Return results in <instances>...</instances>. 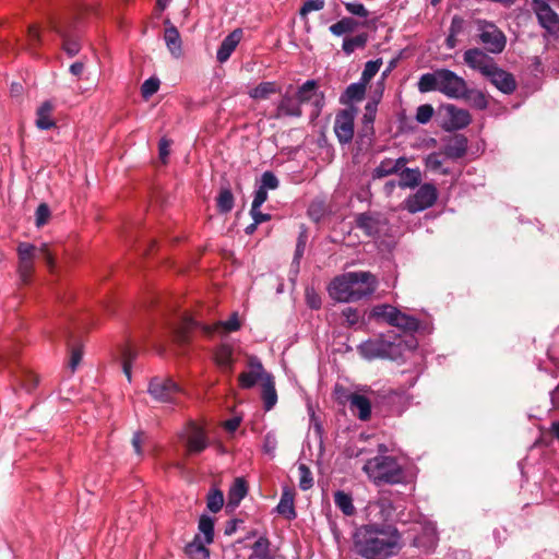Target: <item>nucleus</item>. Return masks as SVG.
<instances>
[{
    "label": "nucleus",
    "instance_id": "63",
    "mask_svg": "<svg viewBox=\"0 0 559 559\" xmlns=\"http://www.w3.org/2000/svg\"><path fill=\"white\" fill-rule=\"evenodd\" d=\"M170 141L162 138L158 143L159 158L165 163L169 155Z\"/></svg>",
    "mask_w": 559,
    "mask_h": 559
},
{
    "label": "nucleus",
    "instance_id": "7",
    "mask_svg": "<svg viewBox=\"0 0 559 559\" xmlns=\"http://www.w3.org/2000/svg\"><path fill=\"white\" fill-rule=\"evenodd\" d=\"M479 41L490 53H501L507 45L504 33L492 22L477 19L475 21Z\"/></svg>",
    "mask_w": 559,
    "mask_h": 559
},
{
    "label": "nucleus",
    "instance_id": "16",
    "mask_svg": "<svg viewBox=\"0 0 559 559\" xmlns=\"http://www.w3.org/2000/svg\"><path fill=\"white\" fill-rule=\"evenodd\" d=\"M182 438L186 442L187 452L190 455L203 452L209 445L205 432L195 424H190L187 427Z\"/></svg>",
    "mask_w": 559,
    "mask_h": 559
},
{
    "label": "nucleus",
    "instance_id": "1",
    "mask_svg": "<svg viewBox=\"0 0 559 559\" xmlns=\"http://www.w3.org/2000/svg\"><path fill=\"white\" fill-rule=\"evenodd\" d=\"M353 542L358 555L366 559H385L401 549V535L393 526L367 524L358 527Z\"/></svg>",
    "mask_w": 559,
    "mask_h": 559
},
{
    "label": "nucleus",
    "instance_id": "42",
    "mask_svg": "<svg viewBox=\"0 0 559 559\" xmlns=\"http://www.w3.org/2000/svg\"><path fill=\"white\" fill-rule=\"evenodd\" d=\"M442 155H443V152L442 153L441 152H432V153L428 154L424 160L426 168L431 171H439L443 175H448L449 170L445 168H442V165L444 162V158Z\"/></svg>",
    "mask_w": 559,
    "mask_h": 559
},
{
    "label": "nucleus",
    "instance_id": "64",
    "mask_svg": "<svg viewBox=\"0 0 559 559\" xmlns=\"http://www.w3.org/2000/svg\"><path fill=\"white\" fill-rule=\"evenodd\" d=\"M27 37H28L29 46L33 47V46L37 45L40 40L39 28L36 25L29 26L28 31H27Z\"/></svg>",
    "mask_w": 559,
    "mask_h": 559
},
{
    "label": "nucleus",
    "instance_id": "26",
    "mask_svg": "<svg viewBox=\"0 0 559 559\" xmlns=\"http://www.w3.org/2000/svg\"><path fill=\"white\" fill-rule=\"evenodd\" d=\"M234 352L229 345H221L216 348L214 358L216 365L223 370L230 372L234 366Z\"/></svg>",
    "mask_w": 559,
    "mask_h": 559
},
{
    "label": "nucleus",
    "instance_id": "6",
    "mask_svg": "<svg viewBox=\"0 0 559 559\" xmlns=\"http://www.w3.org/2000/svg\"><path fill=\"white\" fill-rule=\"evenodd\" d=\"M16 251L19 255L17 275L22 285H28L31 283L36 257H43L50 267L53 266V257L46 243L37 248L32 243L21 242Z\"/></svg>",
    "mask_w": 559,
    "mask_h": 559
},
{
    "label": "nucleus",
    "instance_id": "60",
    "mask_svg": "<svg viewBox=\"0 0 559 559\" xmlns=\"http://www.w3.org/2000/svg\"><path fill=\"white\" fill-rule=\"evenodd\" d=\"M465 21L459 15H454L451 21L449 33L459 36L464 29Z\"/></svg>",
    "mask_w": 559,
    "mask_h": 559
},
{
    "label": "nucleus",
    "instance_id": "19",
    "mask_svg": "<svg viewBox=\"0 0 559 559\" xmlns=\"http://www.w3.org/2000/svg\"><path fill=\"white\" fill-rule=\"evenodd\" d=\"M408 159L404 156L396 159L384 158L379 165L372 170V179H381L390 175L400 173V170L406 166Z\"/></svg>",
    "mask_w": 559,
    "mask_h": 559
},
{
    "label": "nucleus",
    "instance_id": "52",
    "mask_svg": "<svg viewBox=\"0 0 559 559\" xmlns=\"http://www.w3.org/2000/svg\"><path fill=\"white\" fill-rule=\"evenodd\" d=\"M306 304L311 309H320L322 300L313 287H307L305 292Z\"/></svg>",
    "mask_w": 559,
    "mask_h": 559
},
{
    "label": "nucleus",
    "instance_id": "15",
    "mask_svg": "<svg viewBox=\"0 0 559 559\" xmlns=\"http://www.w3.org/2000/svg\"><path fill=\"white\" fill-rule=\"evenodd\" d=\"M463 59L468 68L479 71L485 78L497 64L491 57L479 48L467 49Z\"/></svg>",
    "mask_w": 559,
    "mask_h": 559
},
{
    "label": "nucleus",
    "instance_id": "8",
    "mask_svg": "<svg viewBox=\"0 0 559 559\" xmlns=\"http://www.w3.org/2000/svg\"><path fill=\"white\" fill-rule=\"evenodd\" d=\"M551 0H532V7L539 25L545 29L544 37H559V15L550 8Z\"/></svg>",
    "mask_w": 559,
    "mask_h": 559
},
{
    "label": "nucleus",
    "instance_id": "39",
    "mask_svg": "<svg viewBox=\"0 0 559 559\" xmlns=\"http://www.w3.org/2000/svg\"><path fill=\"white\" fill-rule=\"evenodd\" d=\"M368 41V36L366 33L358 34L353 37H345L343 40L342 49L343 51L349 56L356 49H362Z\"/></svg>",
    "mask_w": 559,
    "mask_h": 559
},
{
    "label": "nucleus",
    "instance_id": "41",
    "mask_svg": "<svg viewBox=\"0 0 559 559\" xmlns=\"http://www.w3.org/2000/svg\"><path fill=\"white\" fill-rule=\"evenodd\" d=\"M234 195L229 188H221L216 198V206L219 213H229L234 207Z\"/></svg>",
    "mask_w": 559,
    "mask_h": 559
},
{
    "label": "nucleus",
    "instance_id": "5",
    "mask_svg": "<svg viewBox=\"0 0 559 559\" xmlns=\"http://www.w3.org/2000/svg\"><path fill=\"white\" fill-rule=\"evenodd\" d=\"M362 471L376 485H397L406 480L404 464L392 455H376L362 466Z\"/></svg>",
    "mask_w": 559,
    "mask_h": 559
},
{
    "label": "nucleus",
    "instance_id": "37",
    "mask_svg": "<svg viewBox=\"0 0 559 559\" xmlns=\"http://www.w3.org/2000/svg\"><path fill=\"white\" fill-rule=\"evenodd\" d=\"M271 543L267 537L260 536L252 545V554L250 558L273 559L271 554Z\"/></svg>",
    "mask_w": 559,
    "mask_h": 559
},
{
    "label": "nucleus",
    "instance_id": "25",
    "mask_svg": "<svg viewBox=\"0 0 559 559\" xmlns=\"http://www.w3.org/2000/svg\"><path fill=\"white\" fill-rule=\"evenodd\" d=\"M206 545L197 534L193 540L187 544L185 551L190 559H210V550Z\"/></svg>",
    "mask_w": 559,
    "mask_h": 559
},
{
    "label": "nucleus",
    "instance_id": "22",
    "mask_svg": "<svg viewBox=\"0 0 559 559\" xmlns=\"http://www.w3.org/2000/svg\"><path fill=\"white\" fill-rule=\"evenodd\" d=\"M467 151V139L463 134L451 138L443 147V155L449 159L462 158Z\"/></svg>",
    "mask_w": 559,
    "mask_h": 559
},
{
    "label": "nucleus",
    "instance_id": "13",
    "mask_svg": "<svg viewBox=\"0 0 559 559\" xmlns=\"http://www.w3.org/2000/svg\"><path fill=\"white\" fill-rule=\"evenodd\" d=\"M354 120L355 115L349 109H343L335 116L334 133L342 145L349 144L354 138Z\"/></svg>",
    "mask_w": 559,
    "mask_h": 559
},
{
    "label": "nucleus",
    "instance_id": "31",
    "mask_svg": "<svg viewBox=\"0 0 559 559\" xmlns=\"http://www.w3.org/2000/svg\"><path fill=\"white\" fill-rule=\"evenodd\" d=\"M164 39L170 53L176 58L180 57L182 51L181 38L178 29L174 25L165 29Z\"/></svg>",
    "mask_w": 559,
    "mask_h": 559
},
{
    "label": "nucleus",
    "instance_id": "48",
    "mask_svg": "<svg viewBox=\"0 0 559 559\" xmlns=\"http://www.w3.org/2000/svg\"><path fill=\"white\" fill-rule=\"evenodd\" d=\"M258 186L266 191L275 190L278 188L280 181L272 171H264L260 178V182Z\"/></svg>",
    "mask_w": 559,
    "mask_h": 559
},
{
    "label": "nucleus",
    "instance_id": "30",
    "mask_svg": "<svg viewBox=\"0 0 559 559\" xmlns=\"http://www.w3.org/2000/svg\"><path fill=\"white\" fill-rule=\"evenodd\" d=\"M399 186L401 188H415L421 181V171L419 168H407L403 167L400 173Z\"/></svg>",
    "mask_w": 559,
    "mask_h": 559
},
{
    "label": "nucleus",
    "instance_id": "50",
    "mask_svg": "<svg viewBox=\"0 0 559 559\" xmlns=\"http://www.w3.org/2000/svg\"><path fill=\"white\" fill-rule=\"evenodd\" d=\"M433 112H435V110L431 105H429V104L420 105L417 108L415 119L418 123L426 124L431 120Z\"/></svg>",
    "mask_w": 559,
    "mask_h": 559
},
{
    "label": "nucleus",
    "instance_id": "40",
    "mask_svg": "<svg viewBox=\"0 0 559 559\" xmlns=\"http://www.w3.org/2000/svg\"><path fill=\"white\" fill-rule=\"evenodd\" d=\"M199 535H203V542L205 544H212L214 540V521L211 516L203 514L199 519Z\"/></svg>",
    "mask_w": 559,
    "mask_h": 559
},
{
    "label": "nucleus",
    "instance_id": "23",
    "mask_svg": "<svg viewBox=\"0 0 559 559\" xmlns=\"http://www.w3.org/2000/svg\"><path fill=\"white\" fill-rule=\"evenodd\" d=\"M261 399L263 402V408L269 412L277 403V392L275 389V382L273 376H266L263 383H261Z\"/></svg>",
    "mask_w": 559,
    "mask_h": 559
},
{
    "label": "nucleus",
    "instance_id": "21",
    "mask_svg": "<svg viewBox=\"0 0 559 559\" xmlns=\"http://www.w3.org/2000/svg\"><path fill=\"white\" fill-rule=\"evenodd\" d=\"M438 543L437 527L432 523L424 526L423 533L414 538V546L425 552L435 550Z\"/></svg>",
    "mask_w": 559,
    "mask_h": 559
},
{
    "label": "nucleus",
    "instance_id": "32",
    "mask_svg": "<svg viewBox=\"0 0 559 559\" xmlns=\"http://www.w3.org/2000/svg\"><path fill=\"white\" fill-rule=\"evenodd\" d=\"M334 503L336 508L346 516H352L356 513V508L353 503V497L343 490L334 492Z\"/></svg>",
    "mask_w": 559,
    "mask_h": 559
},
{
    "label": "nucleus",
    "instance_id": "4",
    "mask_svg": "<svg viewBox=\"0 0 559 559\" xmlns=\"http://www.w3.org/2000/svg\"><path fill=\"white\" fill-rule=\"evenodd\" d=\"M415 347V340L409 342L403 341L400 337H391L386 335H379L369 338L357 346V350L361 357L367 360L373 359H391L397 360L403 357L406 349Z\"/></svg>",
    "mask_w": 559,
    "mask_h": 559
},
{
    "label": "nucleus",
    "instance_id": "51",
    "mask_svg": "<svg viewBox=\"0 0 559 559\" xmlns=\"http://www.w3.org/2000/svg\"><path fill=\"white\" fill-rule=\"evenodd\" d=\"M324 0H305L299 10L301 17H306L312 11H320L324 8Z\"/></svg>",
    "mask_w": 559,
    "mask_h": 559
},
{
    "label": "nucleus",
    "instance_id": "12",
    "mask_svg": "<svg viewBox=\"0 0 559 559\" xmlns=\"http://www.w3.org/2000/svg\"><path fill=\"white\" fill-rule=\"evenodd\" d=\"M247 365L249 370L241 372L238 377V382L241 389H251L259 381L263 383L266 376H272L265 371L261 360L257 356H250Z\"/></svg>",
    "mask_w": 559,
    "mask_h": 559
},
{
    "label": "nucleus",
    "instance_id": "28",
    "mask_svg": "<svg viewBox=\"0 0 559 559\" xmlns=\"http://www.w3.org/2000/svg\"><path fill=\"white\" fill-rule=\"evenodd\" d=\"M350 409L357 412L359 419L367 420L371 414V405L365 395L353 394L349 399Z\"/></svg>",
    "mask_w": 559,
    "mask_h": 559
},
{
    "label": "nucleus",
    "instance_id": "49",
    "mask_svg": "<svg viewBox=\"0 0 559 559\" xmlns=\"http://www.w3.org/2000/svg\"><path fill=\"white\" fill-rule=\"evenodd\" d=\"M159 88V80L157 78H150L145 80L141 86V94L143 98L147 99L153 96Z\"/></svg>",
    "mask_w": 559,
    "mask_h": 559
},
{
    "label": "nucleus",
    "instance_id": "62",
    "mask_svg": "<svg viewBox=\"0 0 559 559\" xmlns=\"http://www.w3.org/2000/svg\"><path fill=\"white\" fill-rule=\"evenodd\" d=\"M267 200V191L262 189L261 187H257L254 192L253 201L251 206L255 210L257 207H261L262 204Z\"/></svg>",
    "mask_w": 559,
    "mask_h": 559
},
{
    "label": "nucleus",
    "instance_id": "9",
    "mask_svg": "<svg viewBox=\"0 0 559 559\" xmlns=\"http://www.w3.org/2000/svg\"><path fill=\"white\" fill-rule=\"evenodd\" d=\"M373 316L384 319L390 325L404 331L415 332L419 329V321L412 316L401 312L395 307L383 305L373 310Z\"/></svg>",
    "mask_w": 559,
    "mask_h": 559
},
{
    "label": "nucleus",
    "instance_id": "61",
    "mask_svg": "<svg viewBox=\"0 0 559 559\" xmlns=\"http://www.w3.org/2000/svg\"><path fill=\"white\" fill-rule=\"evenodd\" d=\"M305 249H306V240H305L304 236L300 235L298 238L297 245H296V250H295L294 260H293V264H295L297 267L299 266V261L304 255Z\"/></svg>",
    "mask_w": 559,
    "mask_h": 559
},
{
    "label": "nucleus",
    "instance_id": "54",
    "mask_svg": "<svg viewBox=\"0 0 559 559\" xmlns=\"http://www.w3.org/2000/svg\"><path fill=\"white\" fill-rule=\"evenodd\" d=\"M223 329L226 332H235L240 329V322L238 319V314L235 312L230 316V318L226 321H221L217 323L216 330Z\"/></svg>",
    "mask_w": 559,
    "mask_h": 559
},
{
    "label": "nucleus",
    "instance_id": "38",
    "mask_svg": "<svg viewBox=\"0 0 559 559\" xmlns=\"http://www.w3.org/2000/svg\"><path fill=\"white\" fill-rule=\"evenodd\" d=\"M356 225L369 236H373L379 231L378 219L369 213L359 214L356 217Z\"/></svg>",
    "mask_w": 559,
    "mask_h": 559
},
{
    "label": "nucleus",
    "instance_id": "47",
    "mask_svg": "<svg viewBox=\"0 0 559 559\" xmlns=\"http://www.w3.org/2000/svg\"><path fill=\"white\" fill-rule=\"evenodd\" d=\"M298 474H299V488L301 490H308L313 486V477L310 468L305 465L300 464L298 466Z\"/></svg>",
    "mask_w": 559,
    "mask_h": 559
},
{
    "label": "nucleus",
    "instance_id": "53",
    "mask_svg": "<svg viewBox=\"0 0 559 559\" xmlns=\"http://www.w3.org/2000/svg\"><path fill=\"white\" fill-rule=\"evenodd\" d=\"M50 217V210L46 203H40L35 212V223L37 227L44 226Z\"/></svg>",
    "mask_w": 559,
    "mask_h": 559
},
{
    "label": "nucleus",
    "instance_id": "14",
    "mask_svg": "<svg viewBox=\"0 0 559 559\" xmlns=\"http://www.w3.org/2000/svg\"><path fill=\"white\" fill-rule=\"evenodd\" d=\"M442 128L447 131L460 130L471 123V115L466 109L457 108L455 105L449 104L443 106Z\"/></svg>",
    "mask_w": 559,
    "mask_h": 559
},
{
    "label": "nucleus",
    "instance_id": "59",
    "mask_svg": "<svg viewBox=\"0 0 559 559\" xmlns=\"http://www.w3.org/2000/svg\"><path fill=\"white\" fill-rule=\"evenodd\" d=\"M83 352L81 347H73L71 350L69 367L72 372L75 371L82 360Z\"/></svg>",
    "mask_w": 559,
    "mask_h": 559
},
{
    "label": "nucleus",
    "instance_id": "27",
    "mask_svg": "<svg viewBox=\"0 0 559 559\" xmlns=\"http://www.w3.org/2000/svg\"><path fill=\"white\" fill-rule=\"evenodd\" d=\"M296 97L300 102V105L304 103L311 102L314 98V104L317 107H321L320 100L318 99L317 93V82L314 80L306 81L295 93Z\"/></svg>",
    "mask_w": 559,
    "mask_h": 559
},
{
    "label": "nucleus",
    "instance_id": "17",
    "mask_svg": "<svg viewBox=\"0 0 559 559\" xmlns=\"http://www.w3.org/2000/svg\"><path fill=\"white\" fill-rule=\"evenodd\" d=\"M302 115L301 105L295 94L289 91L282 96L277 104L274 117L280 119L283 117L298 118Z\"/></svg>",
    "mask_w": 559,
    "mask_h": 559
},
{
    "label": "nucleus",
    "instance_id": "18",
    "mask_svg": "<svg viewBox=\"0 0 559 559\" xmlns=\"http://www.w3.org/2000/svg\"><path fill=\"white\" fill-rule=\"evenodd\" d=\"M486 78L490 81L492 85H495L499 91H501L504 94H511L512 92H514L516 87V83L513 75L502 70L497 64L488 73Z\"/></svg>",
    "mask_w": 559,
    "mask_h": 559
},
{
    "label": "nucleus",
    "instance_id": "56",
    "mask_svg": "<svg viewBox=\"0 0 559 559\" xmlns=\"http://www.w3.org/2000/svg\"><path fill=\"white\" fill-rule=\"evenodd\" d=\"M262 448L264 453H266L270 456H274L275 450L277 448V439L275 433L267 432L264 436Z\"/></svg>",
    "mask_w": 559,
    "mask_h": 559
},
{
    "label": "nucleus",
    "instance_id": "3",
    "mask_svg": "<svg viewBox=\"0 0 559 559\" xmlns=\"http://www.w3.org/2000/svg\"><path fill=\"white\" fill-rule=\"evenodd\" d=\"M417 87L420 93L438 91L452 99H466L471 94L466 81L449 69L424 73L418 80Z\"/></svg>",
    "mask_w": 559,
    "mask_h": 559
},
{
    "label": "nucleus",
    "instance_id": "55",
    "mask_svg": "<svg viewBox=\"0 0 559 559\" xmlns=\"http://www.w3.org/2000/svg\"><path fill=\"white\" fill-rule=\"evenodd\" d=\"M345 9L348 13L359 16V17H368L369 12L366 7L361 2H345Z\"/></svg>",
    "mask_w": 559,
    "mask_h": 559
},
{
    "label": "nucleus",
    "instance_id": "34",
    "mask_svg": "<svg viewBox=\"0 0 559 559\" xmlns=\"http://www.w3.org/2000/svg\"><path fill=\"white\" fill-rule=\"evenodd\" d=\"M276 511L287 520H294L297 516L294 506V496L289 490L283 491L281 500L276 507Z\"/></svg>",
    "mask_w": 559,
    "mask_h": 559
},
{
    "label": "nucleus",
    "instance_id": "43",
    "mask_svg": "<svg viewBox=\"0 0 559 559\" xmlns=\"http://www.w3.org/2000/svg\"><path fill=\"white\" fill-rule=\"evenodd\" d=\"M356 27L357 22L352 17H343L338 22L332 24L329 29L334 36H342L354 32Z\"/></svg>",
    "mask_w": 559,
    "mask_h": 559
},
{
    "label": "nucleus",
    "instance_id": "44",
    "mask_svg": "<svg viewBox=\"0 0 559 559\" xmlns=\"http://www.w3.org/2000/svg\"><path fill=\"white\" fill-rule=\"evenodd\" d=\"M122 367L123 372L127 376L128 380L131 379V364L135 359L138 352L136 349L131 345H124L122 348Z\"/></svg>",
    "mask_w": 559,
    "mask_h": 559
},
{
    "label": "nucleus",
    "instance_id": "36",
    "mask_svg": "<svg viewBox=\"0 0 559 559\" xmlns=\"http://www.w3.org/2000/svg\"><path fill=\"white\" fill-rule=\"evenodd\" d=\"M366 86L367 84L361 80H359V82L349 84L341 97L342 103L361 100L366 93Z\"/></svg>",
    "mask_w": 559,
    "mask_h": 559
},
{
    "label": "nucleus",
    "instance_id": "29",
    "mask_svg": "<svg viewBox=\"0 0 559 559\" xmlns=\"http://www.w3.org/2000/svg\"><path fill=\"white\" fill-rule=\"evenodd\" d=\"M248 487L243 478H236L228 491V506L238 507L240 501L247 496Z\"/></svg>",
    "mask_w": 559,
    "mask_h": 559
},
{
    "label": "nucleus",
    "instance_id": "57",
    "mask_svg": "<svg viewBox=\"0 0 559 559\" xmlns=\"http://www.w3.org/2000/svg\"><path fill=\"white\" fill-rule=\"evenodd\" d=\"M342 316L345 318L348 325H356L360 321V312L353 307H346L342 311Z\"/></svg>",
    "mask_w": 559,
    "mask_h": 559
},
{
    "label": "nucleus",
    "instance_id": "11",
    "mask_svg": "<svg viewBox=\"0 0 559 559\" xmlns=\"http://www.w3.org/2000/svg\"><path fill=\"white\" fill-rule=\"evenodd\" d=\"M438 198V190L433 183L426 182L418 190L409 195L404 204L409 213L421 212L435 204Z\"/></svg>",
    "mask_w": 559,
    "mask_h": 559
},
{
    "label": "nucleus",
    "instance_id": "46",
    "mask_svg": "<svg viewBox=\"0 0 559 559\" xmlns=\"http://www.w3.org/2000/svg\"><path fill=\"white\" fill-rule=\"evenodd\" d=\"M381 66H382L381 59L370 60V61L366 62L365 68L361 73V76H360V80L364 83L368 84L371 81V79L378 73Z\"/></svg>",
    "mask_w": 559,
    "mask_h": 559
},
{
    "label": "nucleus",
    "instance_id": "33",
    "mask_svg": "<svg viewBox=\"0 0 559 559\" xmlns=\"http://www.w3.org/2000/svg\"><path fill=\"white\" fill-rule=\"evenodd\" d=\"M281 92V87L276 82H262L249 91V96L252 99H267L271 95Z\"/></svg>",
    "mask_w": 559,
    "mask_h": 559
},
{
    "label": "nucleus",
    "instance_id": "58",
    "mask_svg": "<svg viewBox=\"0 0 559 559\" xmlns=\"http://www.w3.org/2000/svg\"><path fill=\"white\" fill-rule=\"evenodd\" d=\"M23 377L24 379L22 380L21 384L27 392H31L33 389L36 388L38 383L37 376L31 371L24 370Z\"/></svg>",
    "mask_w": 559,
    "mask_h": 559
},
{
    "label": "nucleus",
    "instance_id": "20",
    "mask_svg": "<svg viewBox=\"0 0 559 559\" xmlns=\"http://www.w3.org/2000/svg\"><path fill=\"white\" fill-rule=\"evenodd\" d=\"M242 38V29L236 28L229 33L221 43L216 58L219 63L226 62Z\"/></svg>",
    "mask_w": 559,
    "mask_h": 559
},
{
    "label": "nucleus",
    "instance_id": "24",
    "mask_svg": "<svg viewBox=\"0 0 559 559\" xmlns=\"http://www.w3.org/2000/svg\"><path fill=\"white\" fill-rule=\"evenodd\" d=\"M53 104L50 100L44 102L36 112V126L40 130H49L56 126L51 117Z\"/></svg>",
    "mask_w": 559,
    "mask_h": 559
},
{
    "label": "nucleus",
    "instance_id": "10",
    "mask_svg": "<svg viewBox=\"0 0 559 559\" xmlns=\"http://www.w3.org/2000/svg\"><path fill=\"white\" fill-rule=\"evenodd\" d=\"M148 392L158 402L177 403L182 389L170 378L156 377L150 381Z\"/></svg>",
    "mask_w": 559,
    "mask_h": 559
},
{
    "label": "nucleus",
    "instance_id": "2",
    "mask_svg": "<svg viewBox=\"0 0 559 559\" xmlns=\"http://www.w3.org/2000/svg\"><path fill=\"white\" fill-rule=\"evenodd\" d=\"M377 288L370 272H348L336 276L329 285L330 296L340 302H352L371 295Z\"/></svg>",
    "mask_w": 559,
    "mask_h": 559
},
{
    "label": "nucleus",
    "instance_id": "35",
    "mask_svg": "<svg viewBox=\"0 0 559 559\" xmlns=\"http://www.w3.org/2000/svg\"><path fill=\"white\" fill-rule=\"evenodd\" d=\"M55 32L61 36L63 50L69 57H74L79 53L81 46L78 39L72 38L68 31L60 25H55Z\"/></svg>",
    "mask_w": 559,
    "mask_h": 559
},
{
    "label": "nucleus",
    "instance_id": "45",
    "mask_svg": "<svg viewBox=\"0 0 559 559\" xmlns=\"http://www.w3.org/2000/svg\"><path fill=\"white\" fill-rule=\"evenodd\" d=\"M224 504V496L223 492L218 489H212L206 499V507L207 509L213 512L217 513Z\"/></svg>",
    "mask_w": 559,
    "mask_h": 559
}]
</instances>
